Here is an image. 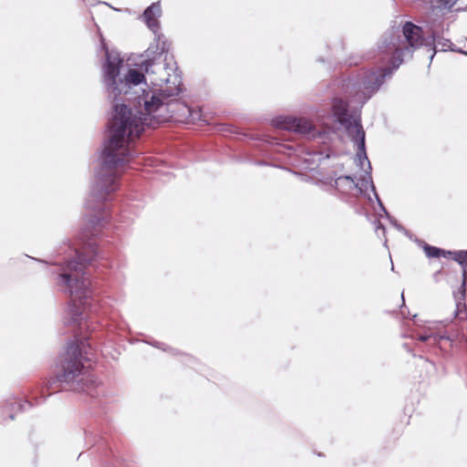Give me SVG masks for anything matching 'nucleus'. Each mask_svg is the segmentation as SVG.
<instances>
[{
	"mask_svg": "<svg viewBox=\"0 0 467 467\" xmlns=\"http://www.w3.org/2000/svg\"><path fill=\"white\" fill-rule=\"evenodd\" d=\"M100 46L105 52L102 82L112 101H118L121 95L129 96L132 89L146 82L142 72L125 68L119 53L109 50L102 36ZM146 52L147 58L140 64V69L148 75L150 83L160 88L143 89L140 95L127 99L134 100V106L139 107L136 113L124 103L114 104L101 161L85 202V207L97 213L103 211L104 203L118 191L122 167L135 156L131 143L146 127L156 128L169 118V107L181 92L182 78L173 57L166 54L161 63L150 57V48Z\"/></svg>",
	"mask_w": 467,
	"mask_h": 467,
	"instance_id": "nucleus-1",
	"label": "nucleus"
},
{
	"mask_svg": "<svg viewBox=\"0 0 467 467\" xmlns=\"http://www.w3.org/2000/svg\"><path fill=\"white\" fill-rule=\"evenodd\" d=\"M434 5L435 2L432 4L431 21H429V38H424L421 27L411 22H406L401 32L392 29L382 36L378 48L380 53L389 57L392 67H387L367 71L357 79H349L346 87L349 94L353 93V102L364 105L383 84L385 78L390 77L393 70L397 69L405 59L411 57L412 53L420 47H430L429 50L432 51L430 57L431 61L437 50H453L451 40L441 36L444 31L441 17L450 11L440 9L434 11Z\"/></svg>",
	"mask_w": 467,
	"mask_h": 467,
	"instance_id": "nucleus-2",
	"label": "nucleus"
},
{
	"mask_svg": "<svg viewBox=\"0 0 467 467\" xmlns=\"http://www.w3.org/2000/svg\"><path fill=\"white\" fill-rule=\"evenodd\" d=\"M75 252L76 259L64 263L56 278V285L71 298L66 324H78L84 318L85 306L91 295L90 281L85 269L88 264L99 256V249L92 242Z\"/></svg>",
	"mask_w": 467,
	"mask_h": 467,
	"instance_id": "nucleus-3",
	"label": "nucleus"
},
{
	"mask_svg": "<svg viewBox=\"0 0 467 467\" xmlns=\"http://www.w3.org/2000/svg\"><path fill=\"white\" fill-rule=\"evenodd\" d=\"M82 352L77 342H69L67 347L61 369L57 374V380L66 389L74 391H86L93 383L91 374L83 365Z\"/></svg>",
	"mask_w": 467,
	"mask_h": 467,
	"instance_id": "nucleus-4",
	"label": "nucleus"
},
{
	"mask_svg": "<svg viewBox=\"0 0 467 467\" xmlns=\"http://www.w3.org/2000/svg\"><path fill=\"white\" fill-rule=\"evenodd\" d=\"M333 115L337 121L347 130L352 141L358 147L357 156L359 159L360 166L367 162L368 170H371L370 162L365 150V131L360 124V117L357 113H348V104L340 99H335L332 103Z\"/></svg>",
	"mask_w": 467,
	"mask_h": 467,
	"instance_id": "nucleus-5",
	"label": "nucleus"
},
{
	"mask_svg": "<svg viewBox=\"0 0 467 467\" xmlns=\"http://www.w3.org/2000/svg\"><path fill=\"white\" fill-rule=\"evenodd\" d=\"M272 124L277 129L295 131L308 137L316 136L315 126L305 118L279 116L273 119Z\"/></svg>",
	"mask_w": 467,
	"mask_h": 467,
	"instance_id": "nucleus-6",
	"label": "nucleus"
},
{
	"mask_svg": "<svg viewBox=\"0 0 467 467\" xmlns=\"http://www.w3.org/2000/svg\"><path fill=\"white\" fill-rule=\"evenodd\" d=\"M462 284L458 291L453 293L456 309L454 311V317L460 319L467 317L465 296H466V279H467V266L462 267Z\"/></svg>",
	"mask_w": 467,
	"mask_h": 467,
	"instance_id": "nucleus-7",
	"label": "nucleus"
},
{
	"mask_svg": "<svg viewBox=\"0 0 467 467\" xmlns=\"http://www.w3.org/2000/svg\"><path fill=\"white\" fill-rule=\"evenodd\" d=\"M333 186L341 194H349L356 191L363 194V183H357L351 176H339L334 180Z\"/></svg>",
	"mask_w": 467,
	"mask_h": 467,
	"instance_id": "nucleus-8",
	"label": "nucleus"
},
{
	"mask_svg": "<svg viewBox=\"0 0 467 467\" xmlns=\"http://www.w3.org/2000/svg\"><path fill=\"white\" fill-rule=\"evenodd\" d=\"M161 15V7L160 2L153 3L151 5L147 7L143 13V20L153 33H156L159 30L160 24L158 18Z\"/></svg>",
	"mask_w": 467,
	"mask_h": 467,
	"instance_id": "nucleus-9",
	"label": "nucleus"
},
{
	"mask_svg": "<svg viewBox=\"0 0 467 467\" xmlns=\"http://www.w3.org/2000/svg\"><path fill=\"white\" fill-rule=\"evenodd\" d=\"M423 251H424L426 256L429 258H436V257H440V256L447 257V256H449V254H452V252H451V251H445L443 249H441V248H438L435 246H431L428 244H424Z\"/></svg>",
	"mask_w": 467,
	"mask_h": 467,
	"instance_id": "nucleus-10",
	"label": "nucleus"
},
{
	"mask_svg": "<svg viewBox=\"0 0 467 467\" xmlns=\"http://www.w3.org/2000/svg\"><path fill=\"white\" fill-rule=\"evenodd\" d=\"M358 183H363V192H364L368 187H370V188H371L372 192H374V196H375V198H376L377 202H379V206H380L381 210H382L386 214H388V213H387V211H386L385 207L383 206V204H382V202H381V201H380V199H379V195H378V193H377V192H376V188H375V185H374V183H373V182H372V179H371V176H370L369 172H368V176H367V178L362 179V180H361V182H359Z\"/></svg>",
	"mask_w": 467,
	"mask_h": 467,
	"instance_id": "nucleus-11",
	"label": "nucleus"
},
{
	"mask_svg": "<svg viewBox=\"0 0 467 467\" xmlns=\"http://www.w3.org/2000/svg\"><path fill=\"white\" fill-rule=\"evenodd\" d=\"M457 0H436L434 11L437 9L451 11V7L455 5Z\"/></svg>",
	"mask_w": 467,
	"mask_h": 467,
	"instance_id": "nucleus-12",
	"label": "nucleus"
},
{
	"mask_svg": "<svg viewBox=\"0 0 467 467\" xmlns=\"http://www.w3.org/2000/svg\"><path fill=\"white\" fill-rule=\"evenodd\" d=\"M452 259L458 262L462 267L467 266V250L452 252Z\"/></svg>",
	"mask_w": 467,
	"mask_h": 467,
	"instance_id": "nucleus-13",
	"label": "nucleus"
},
{
	"mask_svg": "<svg viewBox=\"0 0 467 467\" xmlns=\"http://www.w3.org/2000/svg\"><path fill=\"white\" fill-rule=\"evenodd\" d=\"M176 98L177 97L174 98V100L171 102V105L169 107V109H170L169 118L167 119H165L163 122L167 121L170 118H171L172 114L175 112V109H173L175 103L177 104V106H181L180 103L177 102Z\"/></svg>",
	"mask_w": 467,
	"mask_h": 467,
	"instance_id": "nucleus-14",
	"label": "nucleus"
},
{
	"mask_svg": "<svg viewBox=\"0 0 467 467\" xmlns=\"http://www.w3.org/2000/svg\"><path fill=\"white\" fill-rule=\"evenodd\" d=\"M390 222L400 232H406L405 228L402 225L399 224L395 220L391 219Z\"/></svg>",
	"mask_w": 467,
	"mask_h": 467,
	"instance_id": "nucleus-15",
	"label": "nucleus"
},
{
	"mask_svg": "<svg viewBox=\"0 0 467 467\" xmlns=\"http://www.w3.org/2000/svg\"><path fill=\"white\" fill-rule=\"evenodd\" d=\"M100 220L101 219L99 217L95 216V218L90 221V223L92 224L93 227H95L96 225L100 223Z\"/></svg>",
	"mask_w": 467,
	"mask_h": 467,
	"instance_id": "nucleus-16",
	"label": "nucleus"
},
{
	"mask_svg": "<svg viewBox=\"0 0 467 467\" xmlns=\"http://www.w3.org/2000/svg\"><path fill=\"white\" fill-rule=\"evenodd\" d=\"M431 337V335H420L418 339L420 341H427Z\"/></svg>",
	"mask_w": 467,
	"mask_h": 467,
	"instance_id": "nucleus-17",
	"label": "nucleus"
},
{
	"mask_svg": "<svg viewBox=\"0 0 467 467\" xmlns=\"http://www.w3.org/2000/svg\"><path fill=\"white\" fill-rule=\"evenodd\" d=\"M379 230H382L383 234L385 233V227L381 224L380 222H378V225H377V228H376V231L378 232Z\"/></svg>",
	"mask_w": 467,
	"mask_h": 467,
	"instance_id": "nucleus-18",
	"label": "nucleus"
},
{
	"mask_svg": "<svg viewBox=\"0 0 467 467\" xmlns=\"http://www.w3.org/2000/svg\"><path fill=\"white\" fill-rule=\"evenodd\" d=\"M162 345H163V344H161V343H155V344H154V346H155V347L160 348H161V346H162Z\"/></svg>",
	"mask_w": 467,
	"mask_h": 467,
	"instance_id": "nucleus-19",
	"label": "nucleus"
},
{
	"mask_svg": "<svg viewBox=\"0 0 467 467\" xmlns=\"http://www.w3.org/2000/svg\"><path fill=\"white\" fill-rule=\"evenodd\" d=\"M182 107H183V108H184L188 112H191L190 109H189L187 106H185V105H182Z\"/></svg>",
	"mask_w": 467,
	"mask_h": 467,
	"instance_id": "nucleus-20",
	"label": "nucleus"
},
{
	"mask_svg": "<svg viewBox=\"0 0 467 467\" xmlns=\"http://www.w3.org/2000/svg\"><path fill=\"white\" fill-rule=\"evenodd\" d=\"M465 55H467V52H465Z\"/></svg>",
	"mask_w": 467,
	"mask_h": 467,
	"instance_id": "nucleus-21",
	"label": "nucleus"
}]
</instances>
